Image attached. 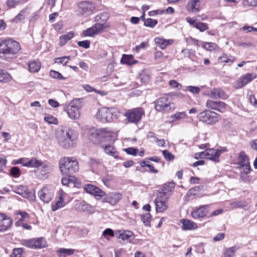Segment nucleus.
Instances as JSON below:
<instances>
[{
  "label": "nucleus",
  "instance_id": "a19ab883",
  "mask_svg": "<svg viewBox=\"0 0 257 257\" xmlns=\"http://www.w3.org/2000/svg\"><path fill=\"white\" fill-rule=\"evenodd\" d=\"M33 243H34L35 248L44 247L46 244L45 239L42 237L33 238Z\"/></svg>",
  "mask_w": 257,
  "mask_h": 257
},
{
  "label": "nucleus",
  "instance_id": "5701e85b",
  "mask_svg": "<svg viewBox=\"0 0 257 257\" xmlns=\"http://www.w3.org/2000/svg\"><path fill=\"white\" fill-rule=\"evenodd\" d=\"M14 192L25 198H29L32 195V193L29 191L28 188L23 185L16 187Z\"/></svg>",
  "mask_w": 257,
  "mask_h": 257
},
{
  "label": "nucleus",
  "instance_id": "e433bc0d",
  "mask_svg": "<svg viewBox=\"0 0 257 257\" xmlns=\"http://www.w3.org/2000/svg\"><path fill=\"white\" fill-rule=\"evenodd\" d=\"M238 164L240 166H242L245 164H248L249 163V159L247 156L245 154L244 152H240L239 153L238 157Z\"/></svg>",
  "mask_w": 257,
  "mask_h": 257
},
{
  "label": "nucleus",
  "instance_id": "a18cd8bd",
  "mask_svg": "<svg viewBox=\"0 0 257 257\" xmlns=\"http://www.w3.org/2000/svg\"><path fill=\"white\" fill-rule=\"evenodd\" d=\"M203 186L202 185L196 186L190 189L187 192V195L188 197H194L196 193L199 192L203 189Z\"/></svg>",
  "mask_w": 257,
  "mask_h": 257
},
{
  "label": "nucleus",
  "instance_id": "1a4fd4ad",
  "mask_svg": "<svg viewBox=\"0 0 257 257\" xmlns=\"http://www.w3.org/2000/svg\"><path fill=\"white\" fill-rule=\"evenodd\" d=\"M226 151L225 149H206L205 151L201 153L200 156L218 162L220 155Z\"/></svg>",
  "mask_w": 257,
  "mask_h": 257
},
{
  "label": "nucleus",
  "instance_id": "f704fd0d",
  "mask_svg": "<svg viewBox=\"0 0 257 257\" xmlns=\"http://www.w3.org/2000/svg\"><path fill=\"white\" fill-rule=\"evenodd\" d=\"M74 36V34L72 32H69V33L62 35L60 37V45L62 46L64 45L67 41L71 39Z\"/></svg>",
  "mask_w": 257,
  "mask_h": 257
},
{
  "label": "nucleus",
  "instance_id": "b1692460",
  "mask_svg": "<svg viewBox=\"0 0 257 257\" xmlns=\"http://www.w3.org/2000/svg\"><path fill=\"white\" fill-rule=\"evenodd\" d=\"M99 129H96L94 127L89 130L88 136L92 142L94 144H99Z\"/></svg>",
  "mask_w": 257,
  "mask_h": 257
},
{
  "label": "nucleus",
  "instance_id": "473e14b6",
  "mask_svg": "<svg viewBox=\"0 0 257 257\" xmlns=\"http://www.w3.org/2000/svg\"><path fill=\"white\" fill-rule=\"evenodd\" d=\"M74 250L73 249H67L61 248L57 251L59 257H66L68 255H72L74 253Z\"/></svg>",
  "mask_w": 257,
  "mask_h": 257
},
{
  "label": "nucleus",
  "instance_id": "864d4df0",
  "mask_svg": "<svg viewBox=\"0 0 257 257\" xmlns=\"http://www.w3.org/2000/svg\"><path fill=\"white\" fill-rule=\"evenodd\" d=\"M204 48L207 51H213L217 48V45L214 43L206 42L204 44Z\"/></svg>",
  "mask_w": 257,
  "mask_h": 257
},
{
  "label": "nucleus",
  "instance_id": "39448f33",
  "mask_svg": "<svg viewBox=\"0 0 257 257\" xmlns=\"http://www.w3.org/2000/svg\"><path fill=\"white\" fill-rule=\"evenodd\" d=\"M197 118L203 123L212 125L221 119V116L214 111L209 109H205L198 114Z\"/></svg>",
  "mask_w": 257,
  "mask_h": 257
},
{
  "label": "nucleus",
  "instance_id": "a211bd4d",
  "mask_svg": "<svg viewBox=\"0 0 257 257\" xmlns=\"http://www.w3.org/2000/svg\"><path fill=\"white\" fill-rule=\"evenodd\" d=\"M207 95L212 99H226L228 96L225 92L220 88H214L211 89L208 93Z\"/></svg>",
  "mask_w": 257,
  "mask_h": 257
},
{
  "label": "nucleus",
  "instance_id": "ddd939ff",
  "mask_svg": "<svg viewBox=\"0 0 257 257\" xmlns=\"http://www.w3.org/2000/svg\"><path fill=\"white\" fill-rule=\"evenodd\" d=\"M53 190L48 186L44 187L38 192V195L40 199L44 203H49L53 198L54 196Z\"/></svg>",
  "mask_w": 257,
  "mask_h": 257
},
{
  "label": "nucleus",
  "instance_id": "9b49d317",
  "mask_svg": "<svg viewBox=\"0 0 257 257\" xmlns=\"http://www.w3.org/2000/svg\"><path fill=\"white\" fill-rule=\"evenodd\" d=\"M256 77V75L254 73H247L234 82L233 86L235 89L241 88L255 79Z\"/></svg>",
  "mask_w": 257,
  "mask_h": 257
},
{
  "label": "nucleus",
  "instance_id": "13d9d810",
  "mask_svg": "<svg viewBox=\"0 0 257 257\" xmlns=\"http://www.w3.org/2000/svg\"><path fill=\"white\" fill-rule=\"evenodd\" d=\"M162 154L165 159L168 161L173 160L174 159V156L167 150H163Z\"/></svg>",
  "mask_w": 257,
  "mask_h": 257
},
{
  "label": "nucleus",
  "instance_id": "7ed1b4c3",
  "mask_svg": "<svg viewBox=\"0 0 257 257\" xmlns=\"http://www.w3.org/2000/svg\"><path fill=\"white\" fill-rule=\"evenodd\" d=\"M59 168L63 175H71L78 170V163L73 158L64 157L59 161Z\"/></svg>",
  "mask_w": 257,
  "mask_h": 257
},
{
  "label": "nucleus",
  "instance_id": "dca6fc26",
  "mask_svg": "<svg viewBox=\"0 0 257 257\" xmlns=\"http://www.w3.org/2000/svg\"><path fill=\"white\" fill-rule=\"evenodd\" d=\"M209 207V205H204L194 208L191 212L192 217L194 219L204 217L207 214Z\"/></svg>",
  "mask_w": 257,
  "mask_h": 257
},
{
  "label": "nucleus",
  "instance_id": "c9c22d12",
  "mask_svg": "<svg viewBox=\"0 0 257 257\" xmlns=\"http://www.w3.org/2000/svg\"><path fill=\"white\" fill-rule=\"evenodd\" d=\"M12 79L11 75L7 71L0 69V82L7 83Z\"/></svg>",
  "mask_w": 257,
  "mask_h": 257
},
{
  "label": "nucleus",
  "instance_id": "f3484780",
  "mask_svg": "<svg viewBox=\"0 0 257 257\" xmlns=\"http://www.w3.org/2000/svg\"><path fill=\"white\" fill-rule=\"evenodd\" d=\"M105 28V26H104V24L98 23L92 26L91 28H89L84 31L83 34L85 36L92 37L95 35L99 34Z\"/></svg>",
  "mask_w": 257,
  "mask_h": 257
},
{
  "label": "nucleus",
  "instance_id": "680f3d73",
  "mask_svg": "<svg viewBox=\"0 0 257 257\" xmlns=\"http://www.w3.org/2000/svg\"><path fill=\"white\" fill-rule=\"evenodd\" d=\"M124 151L126 152L127 154L132 155L133 156H136L138 153V150L136 148L130 147L128 148L124 149Z\"/></svg>",
  "mask_w": 257,
  "mask_h": 257
},
{
  "label": "nucleus",
  "instance_id": "338daca9",
  "mask_svg": "<svg viewBox=\"0 0 257 257\" xmlns=\"http://www.w3.org/2000/svg\"><path fill=\"white\" fill-rule=\"evenodd\" d=\"M169 85L173 88H175L178 89H180L181 85L177 82L175 80H171L169 81Z\"/></svg>",
  "mask_w": 257,
  "mask_h": 257
},
{
  "label": "nucleus",
  "instance_id": "0eeeda50",
  "mask_svg": "<svg viewBox=\"0 0 257 257\" xmlns=\"http://www.w3.org/2000/svg\"><path fill=\"white\" fill-rule=\"evenodd\" d=\"M95 5L89 1H83L78 4V15L87 17L92 14Z\"/></svg>",
  "mask_w": 257,
  "mask_h": 257
},
{
  "label": "nucleus",
  "instance_id": "4468645a",
  "mask_svg": "<svg viewBox=\"0 0 257 257\" xmlns=\"http://www.w3.org/2000/svg\"><path fill=\"white\" fill-rule=\"evenodd\" d=\"M99 144L103 142H112L114 141V134L107 128H101L98 130Z\"/></svg>",
  "mask_w": 257,
  "mask_h": 257
},
{
  "label": "nucleus",
  "instance_id": "412c9836",
  "mask_svg": "<svg viewBox=\"0 0 257 257\" xmlns=\"http://www.w3.org/2000/svg\"><path fill=\"white\" fill-rule=\"evenodd\" d=\"M12 220L4 213H0V231L7 230L12 224Z\"/></svg>",
  "mask_w": 257,
  "mask_h": 257
},
{
  "label": "nucleus",
  "instance_id": "2eb2a0df",
  "mask_svg": "<svg viewBox=\"0 0 257 257\" xmlns=\"http://www.w3.org/2000/svg\"><path fill=\"white\" fill-rule=\"evenodd\" d=\"M155 107L158 111L169 110L171 109L170 102L166 96L160 97L155 101Z\"/></svg>",
  "mask_w": 257,
  "mask_h": 257
},
{
  "label": "nucleus",
  "instance_id": "e2e57ef3",
  "mask_svg": "<svg viewBox=\"0 0 257 257\" xmlns=\"http://www.w3.org/2000/svg\"><path fill=\"white\" fill-rule=\"evenodd\" d=\"M186 90H188L193 94H197L200 91V89L197 86H188L186 88Z\"/></svg>",
  "mask_w": 257,
  "mask_h": 257
},
{
  "label": "nucleus",
  "instance_id": "f8f14e48",
  "mask_svg": "<svg viewBox=\"0 0 257 257\" xmlns=\"http://www.w3.org/2000/svg\"><path fill=\"white\" fill-rule=\"evenodd\" d=\"M77 103H79V101L76 100L72 101L67 108V113L72 119H78L80 115V106L77 104Z\"/></svg>",
  "mask_w": 257,
  "mask_h": 257
},
{
  "label": "nucleus",
  "instance_id": "72a5a7b5",
  "mask_svg": "<svg viewBox=\"0 0 257 257\" xmlns=\"http://www.w3.org/2000/svg\"><path fill=\"white\" fill-rule=\"evenodd\" d=\"M174 188L175 183L174 182H169L164 185L162 192H159L158 194H165L168 195L167 194L172 192Z\"/></svg>",
  "mask_w": 257,
  "mask_h": 257
},
{
  "label": "nucleus",
  "instance_id": "2f4dec72",
  "mask_svg": "<svg viewBox=\"0 0 257 257\" xmlns=\"http://www.w3.org/2000/svg\"><path fill=\"white\" fill-rule=\"evenodd\" d=\"M104 148V151L105 153L111 155L115 159L118 158V155L114 147L110 145H106L105 147H102Z\"/></svg>",
  "mask_w": 257,
  "mask_h": 257
},
{
  "label": "nucleus",
  "instance_id": "6e6552de",
  "mask_svg": "<svg viewBox=\"0 0 257 257\" xmlns=\"http://www.w3.org/2000/svg\"><path fill=\"white\" fill-rule=\"evenodd\" d=\"M169 196L165 194H158L154 200L156 209L158 212H163L168 208L167 200Z\"/></svg>",
  "mask_w": 257,
  "mask_h": 257
},
{
  "label": "nucleus",
  "instance_id": "69168bd1",
  "mask_svg": "<svg viewBox=\"0 0 257 257\" xmlns=\"http://www.w3.org/2000/svg\"><path fill=\"white\" fill-rule=\"evenodd\" d=\"M77 44L79 46L84 48L85 49H87L89 47L90 43L89 41H79L77 43Z\"/></svg>",
  "mask_w": 257,
  "mask_h": 257
},
{
  "label": "nucleus",
  "instance_id": "58836bf2",
  "mask_svg": "<svg viewBox=\"0 0 257 257\" xmlns=\"http://www.w3.org/2000/svg\"><path fill=\"white\" fill-rule=\"evenodd\" d=\"M187 114L185 112H177L175 114L171 115L170 118L171 119V121L174 122L176 121L180 120L183 119L186 117Z\"/></svg>",
  "mask_w": 257,
  "mask_h": 257
},
{
  "label": "nucleus",
  "instance_id": "393cba45",
  "mask_svg": "<svg viewBox=\"0 0 257 257\" xmlns=\"http://www.w3.org/2000/svg\"><path fill=\"white\" fill-rule=\"evenodd\" d=\"M60 196L55 203H52L51 204L52 210L53 211H56L57 210L65 206V202L62 197V191L60 192Z\"/></svg>",
  "mask_w": 257,
  "mask_h": 257
},
{
  "label": "nucleus",
  "instance_id": "c756f323",
  "mask_svg": "<svg viewBox=\"0 0 257 257\" xmlns=\"http://www.w3.org/2000/svg\"><path fill=\"white\" fill-rule=\"evenodd\" d=\"M181 222L182 223V228L183 230H193L198 227L196 223L189 220H182Z\"/></svg>",
  "mask_w": 257,
  "mask_h": 257
},
{
  "label": "nucleus",
  "instance_id": "aec40b11",
  "mask_svg": "<svg viewBox=\"0 0 257 257\" xmlns=\"http://www.w3.org/2000/svg\"><path fill=\"white\" fill-rule=\"evenodd\" d=\"M84 190L89 194H92L96 197H101L104 196L105 192L102 191L97 187L91 185L87 184L84 186Z\"/></svg>",
  "mask_w": 257,
  "mask_h": 257
},
{
  "label": "nucleus",
  "instance_id": "4c0bfd02",
  "mask_svg": "<svg viewBox=\"0 0 257 257\" xmlns=\"http://www.w3.org/2000/svg\"><path fill=\"white\" fill-rule=\"evenodd\" d=\"M121 62L123 64L131 65L136 63V61L132 55L123 54L121 59Z\"/></svg>",
  "mask_w": 257,
  "mask_h": 257
},
{
  "label": "nucleus",
  "instance_id": "c85d7f7f",
  "mask_svg": "<svg viewBox=\"0 0 257 257\" xmlns=\"http://www.w3.org/2000/svg\"><path fill=\"white\" fill-rule=\"evenodd\" d=\"M29 14V9L26 8L22 11L15 17L13 22L18 23L24 20Z\"/></svg>",
  "mask_w": 257,
  "mask_h": 257
},
{
  "label": "nucleus",
  "instance_id": "cd10ccee",
  "mask_svg": "<svg viewBox=\"0 0 257 257\" xmlns=\"http://www.w3.org/2000/svg\"><path fill=\"white\" fill-rule=\"evenodd\" d=\"M118 238L128 242H131L134 239V234L130 231H125L119 235Z\"/></svg>",
  "mask_w": 257,
  "mask_h": 257
},
{
  "label": "nucleus",
  "instance_id": "de8ad7c7",
  "mask_svg": "<svg viewBox=\"0 0 257 257\" xmlns=\"http://www.w3.org/2000/svg\"><path fill=\"white\" fill-rule=\"evenodd\" d=\"M50 75L51 77L58 80H65L66 79V78L63 76L60 73L54 70L50 71Z\"/></svg>",
  "mask_w": 257,
  "mask_h": 257
},
{
  "label": "nucleus",
  "instance_id": "8fccbe9b",
  "mask_svg": "<svg viewBox=\"0 0 257 257\" xmlns=\"http://www.w3.org/2000/svg\"><path fill=\"white\" fill-rule=\"evenodd\" d=\"M108 14L106 13H102L95 17V21L99 23L105 22L108 18Z\"/></svg>",
  "mask_w": 257,
  "mask_h": 257
},
{
  "label": "nucleus",
  "instance_id": "ea45409f",
  "mask_svg": "<svg viewBox=\"0 0 257 257\" xmlns=\"http://www.w3.org/2000/svg\"><path fill=\"white\" fill-rule=\"evenodd\" d=\"M41 65L39 62L33 61L29 64V70L32 73L37 72L40 69Z\"/></svg>",
  "mask_w": 257,
  "mask_h": 257
},
{
  "label": "nucleus",
  "instance_id": "3c124183",
  "mask_svg": "<svg viewBox=\"0 0 257 257\" xmlns=\"http://www.w3.org/2000/svg\"><path fill=\"white\" fill-rule=\"evenodd\" d=\"M157 23V20L148 18L145 21L144 25L148 27L154 28Z\"/></svg>",
  "mask_w": 257,
  "mask_h": 257
},
{
  "label": "nucleus",
  "instance_id": "20e7f679",
  "mask_svg": "<svg viewBox=\"0 0 257 257\" xmlns=\"http://www.w3.org/2000/svg\"><path fill=\"white\" fill-rule=\"evenodd\" d=\"M119 115L118 110L114 107L102 108L96 114V118L102 123L110 122Z\"/></svg>",
  "mask_w": 257,
  "mask_h": 257
},
{
  "label": "nucleus",
  "instance_id": "603ef678",
  "mask_svg": "<svg viewBox=\"0 0 257 257\" xmlns=\"http://www.w3.org/2000/svg\"><path fill=\"white\" fill-rule=\"evenodd\" d=\"M44 119L49 124H57L58 122L57 118L50 114L46 115Z\"/></svg>",
  "mask_w": 257,
  "mask_h": 257
},
{
  "label": "nucleus",
  "instance_id": "bb28decb",
  "mask_svg": "<svg viewBox=\"0 0 257 257\" xmlns=\"http://www.w3.org/2000/svg\"><path fill=\"white\" fill-rule=\"evenodd\" d=\"M42 165V161L38 160L36 158H32L30 160L27 159L26 163L24 164L25 167L39 168Z\"/></svg>",
  "mask_w": 257,
  "mask_h": 257
},
{
  "label": "nucleus",
  "instance_id": "6e6d98bb",
  "mask_svg": "<svg viewBox=\"0 0 257 257\" xmlns=\"http://www.w3.org/2000/svg\"><path fill=\"white\" fill-rule=\"evenodd\" d=\"M23 250L21 248H15L13 249L11 257H24Z\"/></svg>",
  "mask_w": 257,
  "mask_h": 257
},
{
  "label": "nucleus",
  "instance_id": "79ce46f5",
  "mask_svg": "<svg viewBox=\"0 0 257 257\" xmlns=\"http://www.w3.org/2000/svg\"><path fill=\"white\" fill-rule=\"evenodd\" d=\"M41 171L40 173L41 175L43 176H45L47 174H48L51 170V167L49 163H47L46 162H42V165H41Z\"/></svg>",
  "mask_w": 257,
  "mask_h": 257
},
{
  "label": "nucleus",
  "instance_id": "423d86ee",
  "mask_svg": "<svg viewBox=\"0 0 257 257\" xmlns=\"http://www.w3.org/2000/svg\"><path fill=\"white\" fill-rule=\"evenodd\" d=\"M145 111L142 108L137 107L127 111L125 114L128 121L137 123L141 119Z\"/></svg>",
  "mask_w": 257,
  "mask_h": 257
},
{
  "label": "nucleus",
  "instance_id": "6ab92c4d",
  "mask_svg": "<svg viewBox=\"0 0 257 257\" xmlns=\"http://www.w3.org/2000/svg\"><path fill=\"white\" fill-rule=\"evenodd\" d=\"M104 196L103 202L109 203L112 205H115L122 198L121 194L118 192H111Z\"/></svg>",
  "mask_w": 257,
  "mask_h": 257
},
{
  "label": "nucleus",
  "instance_id": "09e8293b",
  "mask_svg": "<svg viewBox=\"0 0 257 257\" xmlns=\"http://www.w3.org/2000/svg\"><path fill=\"white\" fill-rule=\"evenodd\" d=\"M70 60L69 56H64L62 57L57 58L55 60V63L58 64L66 65Z\"/></svg>",
  "mask_w": 257,
  "mask_h": 257
},
{
  "label": "nucleus",
  "instance_id": "f257e3e1",
  "mask_svg": "<svg viewBox=\"0 0 257 257\" xmlns=\"http://www.w3.org/2000/svg\"><path fill=\"white\" fill-rule=\"evenodd\" d=\"M20 44L12 39H6L0 42V59L9 61L16 58L20 50Z\"/></svg>",
  "mask_w": 257,
  "mask_h": 257
},
{
  "label": "nucleus",
  "instance_id": "49530a36",
  "mask_svg": "<svg viewBox=\"0 0 257 257\" xmlns=\"http://www.w3.org/2000/svg\"><path fill=\"white\" fill-rule=\"evenodd\" d=\"M67 177L62 178L61 182L63 185L68 186L71 183H73L75 178L71 175H66Z\"/></svg>",
  "mask_w": 257,
  "mask_h": 257
},
{
  "label": "nucleus",
  "instance_id": "f03ea898",
  "mask_svg": "<svg viewBox=\"0 0 257 257\" xmlns=\"http://www.w3.org/2000/svg\"><path fill=\"white\" fill-rule=\"evenodd\" d=\"M56 138L60 146L65 149H69L73 147L77 135L72 129L61 127L57 130Z\"/></svg>",
  "mask_w": 257,
  "mask_h": 257
},
{
  "label": "nucleus",
  "instance_id": "37998d69",
  "mask_svg": "<svg viewBox=\"0 0 257 257\" xmlns=\"http://www.w3.org/2000/svg\"><path fill=\"white\" fill-rule=\"evenodd\" d=\"M79 209L80 211L88 212L89 213H92L93 211L92 206L86 203L84 201H83L80 203Z\"/></svg>",
  "mask_w": 257,
  "mask_h": 257
},
{
  "label": "nucleus",
  "instance_id": "c03bdc74",
  "mask_svg": "<svg viewBox=\"0 0 257 257\" xmlns=\"http://www.w3.org/2000/svg\"><path fill=\"white\" fill-rule=\"evenodd\" d=\"M141 219L145 226H151V215L150 213H146L144 214L140 215Z\"/></svg>",
  "mask_w": 257,
  "mask_h": 257
},
{
  "label": "nucleus",
  "instance_id": "7c9ffc66",
  "mask_svg": "<svg viewBox=\"0 0 257 257\" xmlns=\"http://www.w3.org/2000/svg\"><path fill=\"white\" fill-rule=\"evenodd\" d=\"M238 249L237 246L225 248L223 251L224 257H234L236 251Z\"/></svg>",
  "mask_w": 257,
  "mask_h": 257
},
{
  "label": "nucleus",
  "instance_id": "bf43d9fd",
  "mask_svg": "<svg viewBox=\"0 0 257 257\" xmlns=\"http://www.w3.org/2000/svg\"><path fill=\"white\" fill-rule=\"evenodd\" d=\"M17 215H20L21 217L19 218L18 221L16 223V224H18L20 221H24L26 219L28 218L29 217V214L26 212L20 211L17 214Z\"/></svg>",
  "mask_w": 257,
  "mask_h": 257
},
{
  "label": "nucleus",
  "instance_id": "a878e982",
  "mask_svg": "<svg viewBox=\"0 0 257 257\" xmlns=\"http://www.w3.org/2000/svg\"><path fill=\"white\" fill-rule=\"evenodd\" d=\"M156 44L162 49H165L168 46L171 45L173 43L172 39L165 40L163 38H156L155 39Z\"/></svg>",
  "mask_w": 257,
  "mask_h": 257
},
{
  "label": "nucleus",
  "instance_id": "0e129e2a",
  "mask_svg": "<svg viewBox=\"0 0 257 257\" xmlns=\"http://www.w3.org/2000/svg\"><path fill=\"white\" fill-rule=\"evenodd\" d=\"M21 3L20 0H8L7 5L9 8H14L19 4Z\"/></svg>",
  "mask_w": 257,
  "mask_h": 257
},
{
  "label": "nucleus",
  "instance_id": "5fc2aeb1",
  "mask_svg": "<svg viewBox=\"0 0 257 257\" xmlns=\"http://www.w3.org/2000/svg\"><path fill=\"white\" fill-rule=\"evenodd\" d=\"M194 27L200 30L201 32H204L208 29L207 24L201 22H198L195 24Z\"/></svg>",
  "mask_w": 257,
  "mask_h": 257
},
{
  "label": "nucleus",
  "instance_id": "4d7b16f0",
  "mask_svg": "<svg viewBox=\"0 0 257 257\" xmlns=\"http://www.w3.org/2000/svg\"><path fill=\"white\" fill-rule=\"evenodd\" d=\"M11 174L15 178H18L21 175L20 169L17 167H13L11 169Z\"/></svg>",
  "mask_w": 257,
  "mask_h": 257
},
{
  "label": "nucleus",
  "instance_id": "774afa93",
  "mask_svg": "<svg viewBox=\"0 0 257 257\" xmlns=\"http://www.w3.org/2000/svg\"><path fill=\"white\" fill-rule=\"evenodd\" d=\"M23 244L27 247L30 248H34V243H33V239L25 240L23 241Z\"/></svg>",
  "mask_w": 257,
  "mask_h": 257
},
{
  "label": "nucleus",
  "instance_id": "4be33fe9",
  "mask_svg": "<svg viewBox=\"0 0 257 257\" xmlns=\"http://www.w3.org/2000/svg\"><path fill=\"white\" fill-rule=\"evenodd\" d=\"M201 0H190L186 5V10L190 13L198 12L199 3Z\"/></svg>",
  "mask_w": 257,
  "mask_h": 257
},
{
  "label": "nucleus",
  "instance_id": "052dcab7",
  "mask_svg": "<svg viewBox=\"0 0 257 257\" xmlns=\"http://www.w3.org/2000/svg\"><path fill=\"white\" fill-rule=\"evenodd\" d=\"M141 80L143 83H146L150 81V76L148 73L143 72L140 75Z\"/></svg>",
  "mask_w": 257,
  "mask_h": 257
},
{
  "label": "nucleus",
  "instance_id": "9d476101",
  "mask_svg": "<svg viewBox=\"0 0 257 257\" xmlns=\"http://www.w3.org/2000/svg\"><path fill=\"white\" fill-rule=\"evenodd\" d=\"M205 106L208 109L224 113L226 111L227 104L223 101L209 99L206 101Z\"/></svg>",
  "mask_w": 257,
  "mask_h": 257
}]
</instances>
